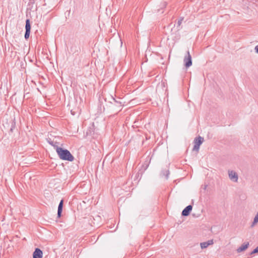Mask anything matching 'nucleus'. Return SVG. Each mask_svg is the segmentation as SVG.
<instances>
[{
    "instance_id": "1",
    "label": "nucleus",
    "mask_w": 258,
    "mask_h": 258,
    "mask_svg": "<svg viewBox=\"0 0 258 258\" xmlns=\"http://www.w3.org/2000/svg\"><path fill=\"white\" fill-rule=\"evenodd\" d=\"M56 153L59 158L63 160L73 161L74 160V157L71 154L70 152L67 149L62 148H57Z\"/></svg>"
},
{
    "instance_id": "2",
    "label": "nucleus",
    "mask_w": 258,
    "mask_h": 258,
    "mask_svg": "<svg viewBox=\"0 0 258 258\" xmlns=\"http://www.w3.org/2000/svg\"><path fill=\"white\" fill-rule=\"evenodd\" d=\"M183 61L184 66L186 68H189L192 65L191 56L188 50L187 51V53L184 57Z\"/></svg>"
},
{
    "instance_id": "3",
    "label": "nucleus",
    "mask_w": 258,
    "mask_h": 258,
    "mask_svg": "<svg viewBox=\"0 0 258 258\" xmlns=\"http://www.w3.org/2000/svg\"><path fill=\"white\" fill-rule=\"evenodd\" d=\"M229 177L232 181L234 182H237L238 180V174L233 170H228Z\"/></svg>"
},
{
    "instance_id": "4",
    "label": "nucleus",
    "mask_w": 258,
    "mask_h": 258,
    "mask_svg": "<svg viewBox=\"0 0 258 258\" xmlns=\"http://www.w3.org/2000/svg\"><path fill=\"white\" fill-rule=\"evenodd\" d=\"M42 251L39 248H36L33 253V258H42Z\"/></svg>"
},
{
    "instance_id": "5",
    "label": "nucleus",
    "mask_w": 258,
    "mask_h": 258,
    "mask_svg": "<svg viewBox=\"0 0 258 258\" xmlns=\"http://www.w3.org/2000/svg\"><path fill=\"white\" fill-rule=\"evenodd\" d=\"M192 206L191 205H188L182 211L181 215L183 216H187L189 215L190 212L192 210Z\"/></svg>"
},
{
    "instance_id": "6",
    "label": "nucleus",
    "mask_w": 258,
    "mask_h": 258,
    "mask_svg": "<svg viewBox=\"0 0 258 258\" xmlns=\"http://www.w3.org/2000/svg\"><path fill=\"white\" fill-rule=\"evenodd\" d=\"M167 4L165 1H158V4L157 5L156 9L157 11L159 12L160 10H162L165 8Z\"/></svg>"
},
{
    "instance_id": "7",
    "label": "nucleus",
    "mask_w": 258,
    "mask_h": 258,
    "mask_svg": "<svg viewBox=\"0 0 258 258\" xmlns=\"http://www.w3.org/2000/svg\"><path fill=\"white\" fill-rule=\"evenodd\" d=\"M214 243L213 240H209L208 241L202 242L200 243L201 247L202 249L206 248L208 246L210 245H212Z\"/></svg>"
},
{
    "instance_id": "8",
    "label": "nucleus",
    "mask_w": 258,
    "mask_h": 258,
    "mask_svg": "<svg viewBox=\"0 0 258 258\" xmlns=\"http://www.w3.org/2000/svg\"><path fill=\"white\" fill-rule=\"evenodd\" d=\"M63 200H61L60 201V202H59V204L58 206L57 217L58 218H60L61 215V213L62 211V208H63Z\"/></svg>"
},
{
    "instance_id": "9",
    "label": "nucleus",
    "mask_w": 258,
    "mask_h": 258,
    "mask_svg": "<svg viewBox=\"0 0 258 258\" xmlns=\"http://www.w3.org/2000/svg\"><path fill=\"white\" fill-rule=\"evenodd\" d=\"M248 245V242L243 243L242 245H241L239 247L237 248V251L238 252H241V251L245 250L247 248Z\"/></svg>"
},
{
    "instance_id": "10",
    "label": "nucleus",
    "mask_w": 258,
    "mask_h": 258,
    "mask_svg": "<svg viewBox=\"0 0 258 258\" xmlns=\"http://www.w3.org/2000/svg\"><path fill=\"white\" fill-rule=\"evenodd\" d=\"M113 101L115 102L114 106L116 107L117 109L118 110V111H120L122 109V102L116 100L114 98H113Z\"/></svg>"
},
{
    "instance_id": "11",
    "label": "nucleus",
    "mask_w": 258,
    "mask_h": 258,
    "mask_svg": "<svg viewBox=\"0 0 258 258\" xmlns=\"http://www.w3.org/2000/svg\"><path fill=\"white\" fill-rule=\"evenodd\" d=\"M48 142L50 145L54 147L56 151L57 148H60L59 147H58V143L56 141H52L51 140V139H49L48 141Z\"/></svg>"
},
{
    "instance_id": "12",
    "label": "nucleus",
    "mask_w": 258,
    "mask_h": 258,
    "mask_svg": "<svg viewBox=\"0 0 258 258\" xmlns=\"http://www.w3.org/2000/svg\"><path fill=\"white\" fill-rule=\"evenodd\" d=\"M204 141V138L199 136L198 138H196L194 140L195 144L199 145H201Z\"/></svg>"
},
{
    "instance_id": "13",
    "label": "nucleus",
    "mask_w": 258,
    "mask_h": 258,
    "mask_svg": "<svg viewBox=\"0 0 258 258\" xmlns=\"http://www.w3.org/2000/svg\"><path fill=\"white\" fill-rule=\"evenodd\" d=\"M25 29L26 31H30L31 30V25L29 19H27L26 20Z\"/></svg>"
},
{
    "instance_id": "14",
    "label": "nucleus",
    "mask_w": 258,
    "mask_h": 258,
    "mask_svg": "<svg viewBox=\"0 0 258 258\" xmlns=\"http://www.w3.org/2000/svg\"><path fill=\"white\" fill-rule=\"evenodd\" d=\"M169 174V170H162L161 172V175L163 176H165L166 179H168Z\"/></svg>"
},
{
    "instance_id": "15",
    "label": "nucleus",
    "mask_w": 258,
    "mask_h": 258,
    "mask_svg": "<svg viewBox=\"0 0 258 258\" xmlns=\"http://www.w3.org/2000/svg\"><path fill=\"white\" fill-rule=\"evenodd\" d=\"M257 223H258V211L254 218L253 221L251 225V227H253L254 225H255Z\"/></svg>"
},
{
    "instance_id": "16",
    "label": "nucleus",
    "mask_w": 258,
    "mask_h": 258,
    "mask_svg": "<svg viewBox=\"0 0 258 258\" xmlns=\"http://www.w3.org/2000/svg\"><path fill=\"white\" fill-rule=\"evenodd\" d=\"M183 20V18H180V19L178 21V22L177 24V27L178 30H180V26L181 24L182 23Z\"/></svg>"
},
{
    "instance_id": "17",
    "label": "nucleus",
    "mask_w": 258,
    "mask_h": 258,
    "mask_svg": "<svg viewBox=\"0 0 258 258\" xmlns=\"http://www.w3.org/2000/svg\"><path fill=\"white\" fill-rule=\"evenodd\" d=\"M200 145L195 144V145L193 148V150H195L198 152L200 149Z\"/></svg>"
},
{
    "instance_id": "18",
    "label": "nucleus",
    "mask_w": 258,
    "mask_h": 258,
    "mask_svg": "<svg viewBox=\"0 0 258 258\" xmlns=\"http://www.w3.org/2000/svg\"><path fill=\"white\" fill-rule=\"evenodd\" d=\"M30 31H25V33L24 37H25V38L26 39H27L29 38V35H30Z\"/></svg>"
},
{
    "instance_id": "19",
    "label": "nucleus",
    "mask_w": 258,
    "mask_h": 258,
    "mask_svg": "<svg viewBox=\"0 0 258 258\" xmlns=\"http://www.w3.org/2000/svg\"><path fill=\"white\" fill-rule=\"evenodd\" d=\"M93 132H94V131L91 128H90L86 132V135L87 136L91 135Z\"/></svg>"
},
{
    "instance_id": "20",
    "label": "nucleus",
    "mask_w": 258,
    "mask_h": 258,
    "mask_svg": "<svg viewBox=\"0 0 258 258\" xmlns=\"http://www.w3.org/2000/svg\"><path fill=\"white\" fill-rule=\"evenodd\" d=\"M258 252V246L255 248H254L251 252V254H254V253H257Z\"/></svg>"
},
{
    "instance_id": "21",
    "label": "nucleus",
    "mask_w": 258,
    "mask_h": 258,
    "mask_svg": "<svg viewBox=\"0 0 258 258\" xmlns=\"http://www.w3.org/2000/svg\"><path fill=\"white\" fill-rule=\"evenodd\" d=\"M254 50L255 52L258 54V45L255 46Z\"/></svg>"
},
{
    "instance_id": "22",
    "label": "nucleus",
    "mask_w": 258,
    "mask_h": 258,
    "mask_svg": "<svg viewBox=\"0 0 258 258\" xmlns=\"http://www.w3.org/2000/svg\"><path fill=\"white\" fill-rule=\"evenodd\" d=\"M71 113H72V114H73L74 115H75V114H76L75 112L73 111L72 110H71Z\"/></svg>"
},
{
    "instance_id": "23",
    "label": "nucleus",
    "mask_w": 258,
    "mask_h": 258,
    "mask_svg": "<svg viewBox=\"0 0 258 258\" xmlns=\"http://www.w3.org/2000/svg\"><path fill=\"white\" fill-rule=\"evenodd\" d=\"M11 132H13V126H12V127L11 128V130H10Z\"/></svg>"
}]
</instances>
